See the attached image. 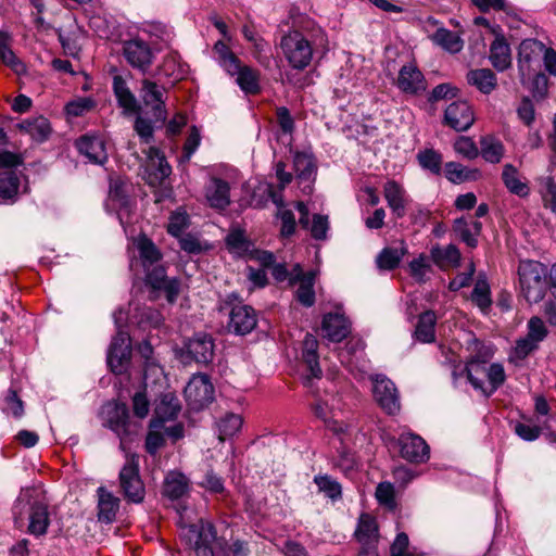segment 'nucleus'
Segmentation results:
<instances>
[{
  "label": "nucleus",
  "instance_id": "nucleus-1",
  "mask_svg": "<svg viewBox=\"0 0 556 556\" xmlns=\"http://www.w3.org/2000/svg\"><path fill=\"white\" fill-rule=\"evenodd\" d=\"M279 47L291 68L304 71L312 64L316 53L328 49V37L326 31L317 25L304 26L285 34Z\"/></svg>",
  "mask_w": 556,
  "mask_h": 556
},
{
  "label": "nucleus",
  "instance_id": "nucleus-2",
  "mask_svg": "<svg viewBox=\"0 0 556 556\" xmlns=\"http://www.w3.org/2000/svg\"><path fill=\"white\" fill-rule=\"evenodd\" d=\"M140 263L146 273V282L154 290H162L166 300L174 303L180 292L178 279H168L163 264V254L154 242L147 236H140L136 240Z\"/></svg>",
  "mask_w": 556,
  "mask_h": 556
},
{
  "label": "nucleus",
  "instance_id": "nucleus-3",
  "mask_svg": "<svg viewBox=\"0 0 556 556\" xmlns=\"http://www.w3.org/2000/svg\"><path fill=\"white\" fill-rule=\"evenodd\" d=\"M30 489L22 490L13 506L15 523L22 522L24 515L27 516V532L35 536H42L47 533L50 525L48 504L40 498L34 497Z\"/></svg>",
  "mask_w": 556,
  "mask_h": 556
},
{
  "label": "nucleus",
  "instance_id": "nucleus-4",
  "mask_svg": "<svg viewBox=\"0 0 556 556\" xmlns=\"http://www.w3.org/2000/svg\"><path fill=\"white\" fill-rule=\"evenodd\" d=\"M546 267L535 261H521L518 267L520 290L529 303L540 302L546 291Z\"/></svg>",
  "mask_w": 556,
  "mask_h": 556
},
{
  "label": "nucleus",
  "instance_id": "nucleus-5",
  "mask_svg": "<svg viewBox=\"0 0 556 556\" xmlns=\"http://www.w3.org/2000/svg\"><path fill=\"white\" fill-rule=\"evenodd\" d=\"M125 453L126 463L118 475L119 488L127 502L139 504L143 502L146 495L144 484L139 473V456Z\"/></svg>",
  "mask_w": 556,
  "mask_h": 556
},
{
  "label": "nucleus",
  "instance_id": "nucleus-6",
  "mask_svg": "<svg viewBox=\"0 0 556 556\" xmlns=\"http://www.w3.org/2000/svg\"><path fill=\"white\" fill-rule=\"evenodd\" d=\"M122 315V309L114 312L113 316L117 326V333L110 344L106 357L109 367L116 375H121L126 370L130 362L131 354L129 334L122 330V326L119 324Z\"/></svg>",
  "mask_w": 556,
  "mask_h": 556
},
{
  "label": "nucleus",
  "instance_id": "nucleus-7",
  "mask_svg": "<svg viewBox=\"0 0 556 556\" xmlns=\"http://www.w3.org/2000/svg\"><path fill=\"white\" fill-rule=\"evenodd\" d=\"M104 426L119 438V447L127 452V443L132 440L128 407L124 403H108L102 408Z\"/></svg>",
  "mask_w": 556,
  "mask_h": 556
},
{
  "label": "nucleus",
  "instance_id": "nucleus-8",
  "mask_svg": "<svg viewBox=\"0 0 556 556\" xmlns=\"http://www.w3.org/2000/svg\"><path fill=\"white\" fill-rule=\"evenodd\" d=\"M544 50V43L538 39H525L519 45L518 71L520 81L523 85L531 78V75L540 68V62Z\"/></svg>",
  "mask_w": 556,
  "mask_h": 556
},
{
  "label": "nucleus",
  "instance_id": "nucleus-9",
  "mask_svg": "<svg viewBox=\"0 0 556 556\" xmlns=\"http://www.w3.org/2000/svg\"><path fill=\"white\" fill-rule=\"evenodd\" d=\"M185 396L193 410H200L211 404L214 400V387L208 376L194 375L185 388Z\"/></svg>",
  "mask_w": 556,
  "mask_h": 556
},
{
  "label": "nucleus",
  "instance_id": "nucleus-10",
  "mask_svg": "<svg viewBox=\"0 0 556 556\" xmlns=\"http://www.w3.org/2000/svg\"><path fill=\"white\" fill-rule=\"evenodd\" d=\"M166 88L150 79L141 81L140 98L143 104L150 109L154 122L164 123L167 116L165 109Z\"/></svg>",
  "mask_w": 556,
  "mask_h": 556
},
{
  "label": "nucleus",
  "instance_id": "nucleus-11",
  "mask_svg": "<svg viewBox=\"0 0 556 556\" xmlns=\"http://www.w3.org/2000/svg\"><path fill=\"white\" fill-rule=\"evenodd\" d=\"M372 394L376 402L388 415H396L401 409L399 391L393 381L383 375L372 379Z\"/></svg>",
  "mask_w": 556,
  "mask_h": 556
},
{
  "label": "nucleus",
  "instance_id": "nucleus-12",
  "mask_svg": "<svg viewBox=\"0 0 556 556\" xmlns=\"http://www.w3.org/2000/svg\"><path fill=\"white\" fill-rule=\"evenodd\" d=\"M123 55L132 68L142 73L149 71L155 58L150 45L138 37L123 42Z\"/></svg>",
  "mask_w": 556,
  "mask_h": 556
},
{
  "label": "nucleus",
  "instance_id": "nucleus-13",
  "mask_svg": "<svg viewBox=\"0 0 556 556\" xmlns=\"http://www.w3.org/2000/svg\"><path fill=\"white\" fill-rule=\"evenodd\" d=\"M401 456L409 463H426L430 457V447L418 434L402 433L397 439Z\"/></svg>",
  "mask_w": 556,
  "mask_h": 556
},
{
  "label": "nucleus",
  "instance_id": "nucleus-14",
  "mask_svg": "<svg viewBox=\"0 0 556 556\" xmlns=\"http://www.w3.org/2000/svg\"><path fill=\"white\" fill-rule=\"evenodd\" d=\"M214 340L203 332L195 333L185 345L182 359L190 358L198 364H208L214 357Z\"/></svg>",
  "mask_w": 556,
  "mask_h": 556
},
{
  "label": "nucleus",
  "instance_id": "nucleus-15",
  "mask_svg": "<svg viewBox=\"0 0 556 556\" xmlns=\"http://www.w3.org/2000/svg\"><path fill=\"white\" fill-rule=\"evenodd\" d=\"M395 85L409 96H419L427 89V80L414 63H407L400 68Z\"/></svg>",
  "mask_w": 556,
  "mask_h": 556
},
{
  "label": "nucleus",
  "instance_id": "nucleus-16",
  "mask_svg": "<svg viewBox=\"0 0 556 556\" xmlns=\"http://www.w3.org/2000/svg\"><path fill=\"white\" fill-rule=\"evenodd\" d=\"M180 410L181 405L178 397L172 392L163 393L155 402L154 415L150 420V426L152 428L164 427L167 421H174Z\"/></svg>",
  "mask_w": 556,
  "mask_h": 556
},
{
  "label": "nucleus",
  "instance_id": "nucleus-17",
  "mask_svg": "<svg viewBox=\"0 0 556 556\" xmlns=\"http://www.w3.org/2000/svg\"><path fill=\"white\" fill-rule=\"evenodd\" d=\"M185 428L181 422H175L170 426L152 428L146 438V450L150 455H156L160 448L165 445V438L167 437L173 442L184 438Z\"/></svg>",
  "mask_w": 556,
  "mask_h": 556
},
{
  "label": "nucleus",
  "instance_id": "nucleus-18",
  "mask_svg": "<svg viewBox=\"0 0 556 556\" xmlns=\"http://www.w3.org/2000/svg\"><path fill=\"white\" fill-rule=\"evenodd\" d=\"M475 122V114L467 101H454L444 112V123L456 131H466Z\"/></svg>",
  "mask_w": 556,
  "mask_h": 556
},
{
  "label": "nucleus",
  "instance_id": "nucleus-19",
  "mask_svg": "<svg viewBox=\"0 0 556 556\" xmlns=\"http://www.w3.org/2000/svg\"><path fill=\"white\" fill-rule=\"evenodd\" d=\"M189 539L193 540L197 556H214L213 543L216 540V531L211 522L200 521L190 526Z\"/></svg>",
  "mask_w": 556,
  "mask_h": 556
},
{
  "label": "nucleus",
  "instance_id": "nucleus-20",
  "mask_svg": "<svg viewBox=\"0 0 556 556\" xmlns=\"http://www.w3.org/2000/svg\"><path fill=\"white\" fill-rule=\"evenodd\" d=\"M257 324L256 313L253 307L245 304L235 305L229 313L228 330L235 334L250 333Z\"/></svg>",
  "mask_w": 556,
  "mask_h": 556
},
{
  "label": "nucleus",
  "instance_id": "nucleus-21",
  "mask_svg": "<svg viewBox=\"0 0 556 556\" xmlns=\"http://www.w3.org/2000/svg\"><path fill=\"white\" fill-rule=\"evenodd\" d=\"M76 147L83 155L94 164H103L108 160L105 143L99 136H83L77 140Z\"/></svg>",
  "mask_w": 556,
  "mask_h": 556
},
{
  "label": "nucleus",
  "instance_id": "nucleus-22",
  "mask_svg": "<svg viewBox=\"0 0 556 556\" xmlns=\"http://www.w3.org/2000/svg\"><path fill=\"white\" fill-rule=\"evenodd\" d=\"M321 329L325 337L332 342H341L350 332V325L344 315L328 313L323 318Z\"/></svg>",
  "mask_w": 556,
  "mask_h": 556
},
{
  "label": "nucleus",
  "instance_id": "nucleus-23",
  "mask_svg": "<svg viewBox=\"0 0 556 556\" xmlns=\"http://www.w3.org/2000/svg\"><path fill=\"white\" fill-rule=\"evenodd\" d=\"M98 494V519L100 522L112 523L119 510L121 500L104 486L97 490Z\"/></svg>",
  "mask_w": 556,
  "mask_h": 556
},
{
  "label": "nucleus",
  "instance_id": "nucleus-24",
  "mask_svg": "<svg viewBox=\"0 0 556 556\" xmlns=\"http://www.w3.org/2000/svg\"><path fill=\"white\" fill-rule=\"evenodd\" d=\"M231 76H236V81L242 91L249 94H256L261 90L260 86V72L248 65H242L238 62L236 71L227 72Z\"/></svg>",
  "mask_w": 556,
  "mask_h": 556
},
{
  "label": "nucleus",
  "instance_id": "nucleus-25",
  "mask_svg": "<svg viewBox=\"0 0 556 556\" xmlns=\"http://www.w3.org/2000/svg\"><path fill=\"white\" fill-rule=\"evenodd\" d=\"M453 230L457 237L469 248H476L478 237L482 230V224L472 218L460 217L454 220Z\"/></svg>",
  "mask_w": 556,
  "mask_h": 556
},
{
  "label": "nucleus",
  "instance_id": "nucleus-26",
  "mask_svg": "<svg viewBox=\"0 0 556 556\" xmlns=\"http://www.w3.org/2000/svg\"><path fill=\"white\" fill-rule=\"evenodd\" d=\"M229 184L219 178L211 179L205 190V197L210 205L214 208L224 210L230 203Z\"/></svg>",
  "mask_w": 556,
  "mask_h": 556
},
{
  "label": "nucleus",
  "instance_id": "nucleus-27",
  "mask_svg": "<svg viewBox=\"0 0 556 556\" xmlns=\"http://www.w3.org/2000/svg\"><path fill=\"white\" fill-rule=\"evenodd\" d=\"M489 59L498 72H503L511 65L510 47L501 35H497L490 47Z\"/></svg>",
  "mask_w": 556,
  "mask_h": 556
},
{
  "label": "nucleus",
  "instance_id": "nucleus-28",
  "mask_svg": "<svg viewBox=\"0 0 556 556\" xmlns=\"http://www.w3.org/2000/svg\"><path fill=\"white\" fill-rule=\"evenodd\" d=\"M16 128L24 134L31 137L37 142H42L48 139L51 134V126L49 121L43 116L26 118L16 125Z\"/></svg>",
  "mask_w": 556,
  "mask_h": 556
},
{
  "label": "nucleus",
  "instance_id": "nucleus-29",
  "mask_svg": "<svg viewBox=\"0 0 556 556\" xmlns=\"http://www.w3.org/2000/svg\"><path fill=\"white\" fill-rule=\"evenodd\" d=\"M148 170L150 185L161 184L172 174V167L165 156L154 148L150 150Z\"/></svg>",
  "mask_w": 556,
  "mask_h": 556
},
{
  "label": "nucleus",
  "instance_id": "nucleus-30",
  "mask_svg": "<svg viewBox=\"0 0 556 556\" xmlns=\"http://www.w3.org/2000/svg\"><path fill=\"white\" fill-rule=\"evenodd\" d=\"M113 91L121 108L125 114L137 113L139 105L136 97L127 86L126 80L121 75L113 77Z\"/></svg>",
  "mask_w": 556,
  "mask_h": 556
},
{
  "label": "nucleus",
  "instance_id": "nucleus-31",
  "mask_svg": "<svg viewBox=\"0 0 556 556\" xmlns=\"http://www.w3.org/2000/svg\"><path fill=\"white\" fill-rule=\"evenodd\" d=\"M466 78L470 86L484 94H490L497 87L496 75L490 68L470 70Z\"/></svg>",
  "mask_w": 556,
  "mask_h": 556
},
{
  "label": "nucleus",
  "instance_id": "nucleus-32",
  "mask_svg": "<svg viewBox=\"0 0 556 556\" xmlns=\"http://www.w3.org/2000/svg\"><path fill=\"white\" fill-rule=\"evenodd\" d=\"M317 349L318 341L316 337L311 333H306L303 340L302 358L312 378H320L323 375V370L319 366Z\"/></svg>",
  "mask_w": 556,
  "mask_h": 556
},
{
  "label": "nucleus",
  "instance_id": "nucleus-33",
  "mask_svg": "<svg viewBox=\"0 0 556 556\" xmlns=\"http://www.w3.org/2000/svg\"><path fill=\"white\" fill-rule=\"evenodd\" d=\"M189 492V479L181 472L170 471L163 483V494L170 500L184 497Z\"/></svg>",
  "mask_w": 556,
  "mask_h": 556
},
{
  "label": "nucleus",
  "instance_id": "nucleus-34",
  "mask_svg": "<svg viewBox=\"0 0 556 556\" xmlns=\"http://www.w3.org/2000/svg\"><path fill=\"white\" fill-rule=\"evenodd\" d=\"M0 61L18 76L27 72L25 63L12 50L11 38L7 33H0Z\"/></svg>",
  "mask_w": 556,
  "mask_h": 556
},
{
  "label": "nucleus",
  "instance_id": "nucleus-35",
  "mask_svg": "<svg viewBox=\"0 0 556 556\" xmlns=\"http://www.w3.org/2000/svg\"><path fill=\"white\" fill-rule=\"evenodd\" d=\"M384 198L389 207L397 217H403L406 212V198L404 189L396 181H388L383 188Z\"/></svg>",
  "mask_w": 556,
  "mask_h": 556
},
{
  "label": "nucleus",
  "instance_id": "nucleus-36",
  "mask_svg": "<svg viewBox=\"0 0 556 556\" xmlns=\"http://www.w3.org/2000/svg\"><path fill=\"white\" fill-rule=\"evenodd\" d=\"M444 174L448 181L456 185L476 181L481 176L478 168H470L457 162H447L444 166Z\"/></svg>",
  "mask_w": 556,
  "mask_h": 556
},
{
  "label": "nucleus",
  "instance_id": "nucleus-37",
  "mask_svg": "<svg viewBox=\"0 0 556 556\" xmlns=\"http://www.w3.org/2000/svg\"><path fill=\"white\" fill-rule=\"evenodd\" d=\"M354 534L361 544H377L379 534L376 519L369 514H362Z\"/></svg>",
  "mask_w": 556,
  "mask_h": 556
},
{
  "label": "nucleus",
  "instance_id": "nucleus-38",
  "mask_svg": "<svg viewBox=\"0 0 556 556\" xmlns=\"http://www.w3.org/2000/svg\"><path fill=\"white\" fill-rule=\"evenodd\" d=\"M479 153L486 162L491 164H497L504 156L505 147L503 142L495 136L485 135L480 138Z\"/></svg>",
  "mask_w": 556,
  "mask_h": 556
},
{
  "label": "nucleus",
  "instance_id": "nucleus-39",
  "mask_svg": "<svg viewBox=\"0 0 556 556\" xmlns=\"http://www.w3.org/2000/svg\"><path fill=\"white\" fill-rule=\"evenodd\" d=\"M437 315L433 311H426L418 317L415 328V337L422 343H431L435 340Z\"/></svg>",
  "mask_w": 556,
  "mask_h": 556
},
{
  "label": "nucleus",
  "instance_id": "nucleus-40",
  "mask_svg": "<svg viewBox=\"0 0 556 556\" xmlns=\"http://www.w3.org/2000/svg\"><path fill=\"white\" fill-rule=\"evenodd\" d=\"M502 179L505 187L520 198H526L530 194V188L527 182H523L519 178L517 168L511 164H506L503 167Z\"/></svg>",
  "mask_w": 556,
  "mask_h": 556
},
{
  "label": "nucleus",
  "instance_id": "nucleus-41",
  "mask_svg": "<svg viewBox=\"0 0 556 556\" xmlns=\"http://www.w3.org/2000/svg\"><path fill=\"white\" fill-rule=\"evenodd\" d=\"M293 167L300 182L312 181L316 173V163L311 154L296 152L293 157Z\"/></svg>",
  "mask_w": 556,
  "mask_h": 556
},
{
  "label": "nucleus",
  "instance_id": "nucleus-42",
  "mask_svg": "<svg viewBox=\"0 0 556 556\" xmlns=\"http://www.w3.org/2000/svg\"><path fill=\"white\" fill-rule=\"evenodd\" d=\"M432 41L450 53H458L464 47L460 36L450 29L439 28L432 36Z\"/></svg>",
  "mask_w": 556,
  "mask_h": 556
},
{
  "label": "nucleus",
  "instance_id": "nucleus-43",
  "mask_svg": "<svg viewBox=\"0 0 556 556\" xmlns=\"http://www.w3.org/2000/svg\"><path fill=\"white\" fill-rule=\"evenodd\" d=\"M433 262L440 266H458L460 262V252L454 244H448L445 248H433L431 250Z\"/></svg>",
  "mask_w": 556,
  "mask_h": 556
},
{
  "label": "nucleus",
  "instance_id": "nucleus-44",
  "mask_svg": "<svg viewBox=\"0 0 556 556\" xmlns=\"http://www.w3.org/2000/svg\"><path fill=\"white\" fill-rule=\"evenodd\" d=\"M299 287L295 291V299L305 307H311L315 304V273L308 271L302 281H299Z\"/></svg>",
  "mask_w": 556,
  "mask_h": 556
},
{
  "label": "nucleus",
  "instance_id": "nucleus-45",
  "mask_svg": "<svg viewBox=\"0 0 556 556\" xmlns=\"http://www.w3.org/2000/svg\"><path fill=\"white\" fill-rule=\"evenodd\" d=\"M405 253L406 249L404 247L386 248L377 256V266L383 270H392L399 266Z\"/></svg>",
  "mask_w": 556,
  "mask_h": 556
},
{
  "label": "nucleus",
  "instance_id": "nucleus-46",
  "mask_svg": "<svg viewBox=\"0 0 556 556\" xmlns=\"http://www.w3.org/2000/svg\"><path fill=\"white\" fill-rule=\"evenodd\" d=\"M538 182L544 207L556 213V181L554 177H540Z\"/></svg>",
  "mask_w": 556,
  "mask_h": 556
},
{
  "label": "nucleus",
  "instance_id": "nucleus-47",
  "mask_svg": "<svg viewBox=\"0 0 556 556\" xmlns=\"http://www.w3.org/2000/svg\"><path fill=\"white\" fill-rule=\"evenodd\" d=\"M464 370L469 383L476 390H484V379L486 378L488 364H480L477 361L467 359Z\"/></svg>",
  "mask_w": 556,
  "mask_h": 556
},
{
  "label": "nucleus",
  "instance_id": "nucleus-48",
  "mask_svg": "<svg viewBox=\"0 0 556 556\" xmlns=\"http://www.w3.org/2000/svg\"><path fill=\"white\" fill-rule=\"evenodd\" d=\"M488 384H484V390H480L483 395H492L506 379L505 370L502 364L493 363L488 366L486 372Z\"/></svg>",
  "mask_w": 556,
  "mask_h": 556
},
{
  "label": "nucleus",
  "instance_id": "nucleus-49",
  "mask_svg": "<svg viewBox=\"0 0 556 556\" xmlns=\"http://www.w3.org/2000/svg\"><path fill=\"white\" fill-rule=\"evenodd\" d=\"M219 440L225 441L227 438L233 437L242 427V418L237 414H226L217 422Z\"/></svg>",
  "mask_w": 556,
  "mask_h": 556
},
{
  "label": "nucleus",
  "instance_id": "nucleus-50",
  "mask_svg": "<svg viewBox=\"0 0 556 556\" xmlns=\"http://www.w3.org/2000/svg\"><path fill=\"white\" fill-rule=\"evenodd\" d=\"M20 187L18 176L14 170H8L0 175V200L7 201L14 199Z\"/></svg>",
  "mask_w": 556,
  "mask_h": 556
},
{
  "label": "nucleus",
  "instance_id": "nucleus-51",
  "mask_svg": "<svg viewBox=\"0 0 556 556\" xmlns=\"http://www.w3.org/2000/svg\"><path fill=\"white\" fill-rule=\"evenodd\" d=\"M159 71L161 75L173 78L174 80L181 79L186 73L177 54L166 55L162 65L159 67Z\"/></svg>",
  "mask_w": 556,
  "mask_h": 556
},
{
  "label": "nucleus",
  "instance_id": "nucleus-52",
  "mask_svg": "<svg viewBox=\"0 0 556 556\" xmlns=\"http://www.w3.org/2000/svg\"><path fill=\"white\" fill-rule=\"evenodd\" d=\"M418 162L424 169L439 175L442 166V154L433 149H426L417 154Z\"/></svg>",
  "mask_w": 556,
  "mask_h": 556
},
{
  "label": "nucleus",
  "instance_id": "nucleus-53",
  "mask_svg": "<svg viewBox=\"0 0 556 556\" xmlns=\"http://www.w3.org/2000/svg\"><path fill=\"white\" fill-rule=\"evenodd\" d=\"M471 300L481 311H485L491 306V291L490 286L485 279L479 278L476 281L471 293Z\"/></svg>",
  "mask_w": 556,
  "mask_h": 556
},
{
  "label": "nucleus",
  "instance_id": "nucleus-54",
  "mask_svg": "<svg viewBox=\"0 0 556 556\" xmlns=\"http://www.w3.org/2000/svg\"><path fill=\"white\" fill-rule=\"evenodd\" d=\"M214 52L220 66L228 71H236L240 61L223 41H217L214 46Z\"/></svg>",
  "mask_w": 556,
  "mask_h": 556
},
{
  "label": "nucleus",
  "instance_id": "nucleus-55",
  "mask_svg": "<svg viewBox=\"0 0 556 556\" xmlns=\"http://www.w3.org/2000/svg\"><path fill=\"white\" fill-rule=\"evenodd\" d=\"M314 482L318 486V490L325 493V495L328 496L329 498L337 500L341 497V485L337 480L332 479L330 476H316L314 478Z\"/></svg>",
  "mask_w": 556,
  "mask_h": 556
},
{
  "label": "nucleus",
  "instance_id": "nucleus-56",
  "mask_svg": "<svg viewBox=\"0 0 556 556\" xmlns=\"http://www.w3.org/2000/svg\"><path fill=\"white\" fill-rule=\"evenodd\" d=\"M409 273L417 282H425L426 275L430 270V263L425 254H420L409 264Z\"/></svg>",
  "mask_w": 556,
  "mask_h": 556
},
{
  "label": "nucleus",
  "instance_id": "nucleus-57",
  "mask_svg": "<svg viewBox=\"0 0 556 556\" xmlns=\"http://www.w3.org/2000/svg\"><path fill=\"white\" fill-rule=\"evenodd\" d=\"M201 488L210 493L220 494L225 491L224 480L214 470L208 469L199 483Z\"/></svg>",
  "mask_w": 556,
  "mask_h": 556
},
{
  "label": "nucleus",
  "instance_id": "nucleus-58",
  "mask_svg": "<svg viewBox=\"0 0 556 556\" xmlns=\"http://www.w3.org/2000/svg\"><path fill=\"white\" fill-rule=\"evenodd\" d=\"M454 150L467 160H475L479 155V149L469 137H459L454 143Z\"/></svg>",
  "mask_w": 556,
  "mask_h": 556
},
{
  "label": "nucleus",
  "instance_id": "nucleus-59",
  "mask_svg": "<svg viewBox=\"0 0 556 556\" xmlns=\"http://www.w3.org/2000/svg\"><path fill=\"white\" fill-rule=\"evenodd\" d=\"M94 106V101L89 97L78 98L68 102L65 106L66 113L71 116H81Z\"/></svg>",
  "mask_w": 556,
  "mask_h": 556
},
{
  "label": "nucleus",
  "instance_id": "nucleus-60",
  "mask_svg": "<svg viewBox=\"0 0 556 556\" xmlns=\"http://www.w3.org/2000/svg\"><path fill=\"white\" fill-rule=\"evenodd\" d=\"M3 412L18 418L24 413L23 402L14 390H9L4 397Z\"/></svg>",
  "mask_w": 556,
  "mask_h": 556
},
{
  "label": "nucleus",
  "instance_id": "nucleus-61",
  "mask_svg": "<svg viewBox=\"0 0 556 556\" xmlns=\"http://www.w3.org/2000/svg\"><path fill=\"white\" fill-rule=\"evenodd\" d=\"M152 123H155L154 117H152V119H147L140 115L137 116L135 121L134 128L137 135L146 143H149L153 139L154 127Z\"/></svg>",
  "mask_w": 556,
  "mask_h": 556
},
{
  "label": "nucleus",
  "instance_id": "nucleus-62",
  "mask_svg": "<svg viewBox=\"0 0 556 556\" xmlns=\"http://www.w3.org/2000/svg\"><path fill=\"white\" fill-rule=\"evenodd\" d=\"M494 351L492 346L485 345L478 340L472 342V352L469 356V361H477L480 364H488L493 357Z\"/></svg>",
  "mask_w": 556,
  "mask_h": 556
},
{
  "label": "nucleus",
  "instance_id": "nucleus-63",
  "mask_svg": "<svg viewBox=\"0 0 556 556\" xmlns=\"http://www.w3.org/2000/svg\"><path fill=\"white\" fill-rule=\"evenodd\" d=\"M377 501L389 508L395 506L394 488L389 482H381L376 489Z\"/></svg>",
  "mask_w": 556,
  "mask_h": 556
},
{
  "label": "nucleus",
  "instance_id": "nucleus-64",
  "mask_svg": "<svg viewBox=\"0 0 556 556\" xmlns=\"http://www.w3.org/2000/svg\"><path fill=\"white\" fill-rule=\"evenodd\" d=\"M329 230L328 216L315 214L309 227L311 235L316 240H325Z\"/></svg>",
  "mask_w": 556,
  "mask_h": 556
}]
</instances>
